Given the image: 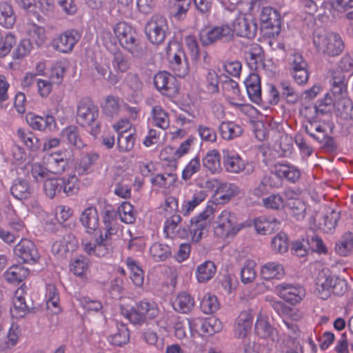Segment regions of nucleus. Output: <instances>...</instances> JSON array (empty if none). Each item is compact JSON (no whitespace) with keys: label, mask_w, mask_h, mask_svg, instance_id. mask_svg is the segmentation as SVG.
<instances>
[{"label":"nucleus","mask_w":353,"mask_h":353,"mask_svg":"<svg viewBox=\"0 0 353 353\" xmlns=\"http://www.w3.org/2000/svg\"><path fill=\"white\" fill-rule=\"evenodd\" d=\"M201 85L205 92L210 94H217L219 92L217 73L213 70H209L201 80Z\"/></svg>","instance_id":"obj_41"},{"label":"nucleus","mask_w":353,"mask_h":353,"mask_svg":"<svg viewBox=\"0 0 353 353\" xmlns=\"http://www.w3.org/2000/svg\"><path fill=\"white\" fill-rule=\"evenodd\" d=\"M12 194L17 199L23 201L33 194L32 189L26 180L17 179L11 187Z\"/></svg>","instance_id":"obj_43"},{"label":"nucleus","mask_w":353,"mask_h":353,"mask_svg":"<svg viewBox=\"0 0 353 353\" xmlns=\"http://www.w3.org/2000/svg\"><path fill=\"white\" fill-rule=\"evenodd\" d=\"M29 274V270L21 265H13L4 272L5 280L11 284H19Z\"/></svg>","instance_id":"obj_31"},{"label":"nucleus","mask_w":353,"mask_h":353,"mask_svg":"<svg viewBox=\"0 0 353 353\" xmlns=\"http://www.w3.org/2000/svg\"><path fill=\"white\" fill-rule=\"evenodd\" d=\"M68 69V64L65 61L56 62L51 68L49 74V79L54 84H60Z\"/></svg>","instance_id":"obj_56"},{"label":"nucleus","mask_w":353,"mask_h":353,"mask_svg":"<svg viewBox=\"0 0 353 353\" xmlns=\"http://www.w3.org/2000/svg\"><path fill=\"white\" fill-rule=\"evenodd\" d=\"M241 192L239 188L233 183L221 184L217 190L218 199L222 203L228 202Z\"/></svg>","instance_id":"obj_50"},{"label":"nucleus","mask_w":353,"mask_h":353,"mask_svg":"<svg viewBox=\"0 0 353 353\" xmlns=\"http://www.w3.org/2000/svg\"><path fill=\"white\" fill-rule=\"evenodd\" d=\"M223 90L224 94L232 106L241 108L244 107L239 85L235 81L231 79L225 80L223 83Z\"/></svg>","instance_id":"obj_27"},{"label":"nucleus","mask_w":353,"mask_h":353,"mask_svg":"<svg viewBox=\"0 0 353 353\" xmlns=\"http://www.w3.org/2000/svg\"><path fill=\"white\" fill-rule=\"evenodd\" d=\"M154 84L164 95H172L177 92L174 77L165 71L159 72L154 76Z\"/></svg>","instance_id":"obj_22"},{"label":"nucleus","mask_w":353,"mask_h":353,"mask_svg":"<svg viewBox=\"0 0 353 353\" xmlns=\"http://www.w3.org/2000/svg\"><path fill=\"white\" fill-rule=\"evenodd\" d=\"M77 247V239L74 236H68L62 240L55 241L52 246V252L54 255L63 257L67 252L74 250Z\"/></svg>","instance_id":"obj_33"},{"label":"nucleus","mask_w":353,"mask_h":353,"mask_svg":"<svg viewBox=\"0 0 353 353\" xmlns=\"http://www.w3.org/2000/svg\"><path fill=\"white\" fill-rule=\"evenodd\" d=\"M208 196L207 191L201 190L194 192L192 196L190 199L183 201L181 205V212L184 216H188L193 210L202 202H203Z\"/></svg>","instance_id":"obj_34"},{"label":"nucleus","mask_w":353,"mask_h":353,"mask_svg":"<svg viewBox=\"0 0 353 353\" xmlns=\"http://www.w3.org/2000/svg\"><path fill=\"white\" fill-rule=\"evenodd\" d=\"M166 54L170 66L175 75L179 77H186L189 72V63L180 43L170 42L166 47Z\"/></svg>","instance_id":"obj_7"},{"label":"nucleus","mask_w":353,"mask_h":353,"mask_svg":"<svg viewBox=\"0 0 353 353\" xmlns=\"http://www.w3.org/2000/svg\"><path fill=\"white\" fill-rule=\"evenodd\" d=\"M190 7V0H170L169 12L171 17L176 20H183Z\"/></svg>","instance_id":"obj_36"},{"label":"nucleus","mask_w":353,"mask_h":353,"mask_svg":"<svg viewBox=\"0 0 353 353\" xmlns=\"http://www.w3.org/2000/svg\"><path fill=\"white\" fill-rule=\"evenodd\" d=\"M248 56L247 61L249 66L252 70H259L263 65V55L262 48L258 45L254 46Z\"/></svg>","instance_id":"obj_59"},{"label":"nucleus","mask_w":353,"mask_h":353,"mask_svg":"<svg viewBox=\"0 0 353 353\" xmlns=\"http://www.w3.org/2000/svg\"><path fill=\"white\" fill-rule=\"evenodd\" d=\"M169 31L167 19L155 14L147 22L145 32L148 40L153 44H160L165 40Z\"/></svg>","instance_id":"obj_10"},{"label":"nucleus","mask_w":353,"mask_h":353,"mask_svg":"<svg viewBox=\"0 0 353 353\" xmlns=\"http://www.w3.org/2000/svg\"><path fill=\"white\" fill-rule=\"evenodd\" d=\"M176 179L177 175L175 173L165 172L152 177L150 181L154 186L168 189L174 185Z\"/></svg>","instance_id":"obj_52"},{"label":"nucleus","mask_w":353,"mask_h":353,"mask_svg":"<svg viewBox=\"0 0 353 353\" xmlns=\"http://www.w3.org/2000/svg\"><path fill=\"white\" fill-rule=\"evenodd\" d=\"M280 221L274 216H260L254 220V226L257 234L267 235L279 229Z\"/></svg>","instance_id":"obj_29"},{"label":"nucleus","mask_w":353,"mask_h":353,"mask_svg":"<svg viewBox=\"0 0 353 353\" xmlns=\"http://www.w3.org/2000/svg\"><path fill=\"white\" fill-rule=\"evenodd\" d=\"M216 272L214 262L205 261L199 265L196 270V277L199 283H205L213 278Z\"/></svg>","instance_id":"obj_42"},{"label":"nucleus","mask_w":353,"mask_h":353,"mask_svg":"<svg viewBox=\"0 0 353 353\" xmlns=\"http://www.w3.org/2000/svg\"><path fill=\"white\" fill-rule=\"evenodd\" d=\"M284 274V268L278 262H268L261 268V275L265 280L281 279L283 277Z\"/></svg>","instance_id":"obj_32"},{"label":"nucleus","mask_w":353,"mask_h":353,"mask_svg":"<svg viewBox=\"0 0 353 353\" xmlns=\"http://www.w3.org/2000/svg\"><path fill=\"white\" fill-rule=\"evenodd\" d=\"M125 263L130 271V278L134 285L141 287L144 282V272L137 261L128 257Z\"/></svg>","instance_id":"obj_35"},{"label":"nucleus","mask_w":353,"mask_h":353,"mask_svg":"<svg viewBox=\"0 0 353 353\" xmlns=\"http://www.w3.org/2000/svg\"><path fill=\"white\" fill-rule=\"evenodd\" d=\"M46 301L47 308L52 313L57 314L61 311L59 305V294L56 286L48 284L46 286Z\"/></svg>","instance_id":"obj_45"},{"label":"nucleus","mask_w":353,"mask_h":353,"mask_svg":"<svg viewBox=\"0 0 353 353\" xmlns=\"http://www.w3.org/2000/svg\"><path fill=\"white\" fill-rule=\"evenodd\" d=\"M20 334L19 325L12 324L6 336L0 341V350L7 352L12 349L17 344Z\"/></svg>","instance_id":"obj_40"},{"label":"nucleus","mask_w":353,"mask_h":353,"mask_svg":"<svg viewBox=\"0 0 353 353\" xmlns=\"http://www.w3.org/2000/svg\"><path fill=\"white\" fill-rule=\"evenodd\" d=\"M115 217L116 213L112 208H107L103 210V223L104 227L100 226L99 236L95 238L94 242L86 240L82 241L83 250L88 255L101 258L109 254L107 242L108 239L116 232Z\"/></svg>","instance_id":"obj_1"},{"label":"nucleus","mask_w":353,"mask_h":353,"mask_svg":"<svg viewBox=\"0 0 353 353\" xmlns=\"http://www.w3.org/2000/svg\"><path fill=\"white\" fill-rule=\"evenodd\" d=\"M336 250L341 256H347L353 250V233H345L336 244Z\"/></svg>","instance_id":"obj_54"},{"label":"nucleus","mask_w":353,"mask_h":353,"mask_svg":"<svg viewBox=\"0 0 353 353\" xmlns=\"http://www.w3.org/2000/svg\"><path fill=\"white\" fill-rule=\"evenodd\" d=\"M61 137L64 141L74 146L77 149H83L86 144L80 137L78 128L76 126L70 125L64 128L61 132Z\"/></svg>","instance_id":"obj_38"},{"label":"nucleus","mask_w":353,"mask_h":353,"mask_svg":"<svg viewBox=\"0 0 353 353\" xmlns=\"http://www.w3.org/2000/svg\"><path fill=\"white\" fill-rule=\"evenodd\" d=\"M159 312L160 310L157 303L148 299L139 301L130 310L121 308V314L132 324L139 325L155 319L159 315Z\"/></svg>","instance_id":"obj_2"},{"label":"nucleus","mask_w":353,"mask_h":353,"mask_svg":"<svg viewBox=\"0 0 353 353\" xmlns=\"http://www.w3.org/2000/svg\"><path fill=\"white\" fill-rule=\"evenodd\" d=\"M223 164L225 170L232 173H239L245 168V162L234 151L224 150L223 151Z\"/></svg>","instance_id":"obj_28"},{"label":"nucleus","mask_w":353,"mask_h":353,"mask_svg":"<svg viewBox=\"0 0 353 353\" xmlns=\"http://www.w3.org/2000/svg\"><path fill=\"white\" fill-rule=\"evenodd\" d=\"M194 305V299L185 292L179 294L173 302L174 309L181 313L189 312Z\"/></svg>","instance_id":"obj_51"},{"label":"nucleus","mask_w":353,"mask_h":353,"mask_svg":"<svg viewBox=\"0 0 353 353\" xmlns=\"http://www.w3.org/2000/svg\"><path fill=\"white\" fill-rule=\"evenodd\" d=\"M287 64L294 80L299 85L306 83L309 78L307 63L301 54L297 52L289 54L287 57Z\"/></svg>","instance_id":"obj_11"},{"label":"nucleus","mask_w":353,"mask_h":353,"mask_svg":"<svg viewBox=\"0 0 353 353\" xmlns=\"http://www.w3.org/2000/svg\"><path fill=\"white\" fill-rule=\"evenodd\" d=\"M26 119L28 125L34 130L43 131L55 125V119L51 115L41 117L33 113H28Z\"/></svg>","instance_id":"obj_30"},{"label":"nucleus","mask_w":353,"mask_h":353,"mask_svg":"<svg viewBox=\"0 0 353 353\" xmlns=\"http://www.w3.org/2000/svg\"><path fill=\"white\" fill-rule=\"evenodd\" d=\"M352 74L353 54H345L341 58L338 70L333 74L332 92L334 94L347 92V81Z\"/></svg>","instance_id":"obj_6"},{"label":"nucleus","mask_w":353,"mask_h":353,"mask_svg":"<svg viewBox=\"0 0 353 353\" xmlns=\"http://www.w3.org/2000/svg\"><path fill=\"white\" fill-rule=\"evenodd\" d=\"M230 29L232 37L236 33L239 37L250 39L256 36L258 26L252 14H241L233 21Z\"/></svg>","instance_id":"obj_12"},{"label":"nucleus","mask_w":353,"mask_h":353,"mask_svg":"<svg viewBox=\"0 0 353 353\" xmlns=\"http://www.w3.org/2000/svg\"><path fill=\"white\" fill-rule=\"evenodd\" d=\"M81 38V34L76 30H70L61 34L53 41V47L62 53L70 52Z\"/></svg>","instance_id":"obj_20"},{"label":"nucleus","mask_w":353,"mask_h":353,"mask_svg":"<svg viewBox=\"0 0 353 353\" xmlns=\"http://www.w3.org/2000/svg\"><path fill=\"white\" fill-rule=\"evenodd\" d=\"M80 221L87 233L95 234V238L99 236L100 223L98 212L95 208H85L81 212Z\"/></svg>","instance_id":"obj_21"},{"label":"nucleus","mask_w":353,"mask_h":353,"mask_svg":"<svg viewBox=\"0 0 353 353\" xmlns=\"http://www.w3.org/2000/svg\"><path fill=\"white\" fill-rule=\"evenodd\" d=\"M70 270L77 276L84 277L90 269V261L84 256H79L71 261Z\"/></svg>","instance_id":"obj_48"},{"label":"nucleus","mask_w":353,"mask_h":353,"mask_svg":"<svg viewBox=\"0 0 353 353\" xmlns=\"http://www.w3.org/2000/svg\"><path fill=\"white\" fill-rule=\"evenodd\" d=\"M214 212L213 205H208L199 214L191 219L190 230V239L192 242L197 243L207 235L213 219Z\"/></svg>","instance_id":"obj_8"},{"label":"nucleus","mask_w":353,"mask_h":353,"mask_svg":"<svg viewBox=\"0 0 353 353\" xmlns=\"http://www.w3.org/2000/svg\"><path fill=\"white\" fill-rule=\"evenodd\" d=\"M203 165L212 173H216L221 170L220 154L216 150L208 152L203 159Z\"/></svg>","instance_id":"obj_53"},{"label":"nucleus","mask_w":353,"mask_h":353,"mask_svg":"<svg viewBox=\"0 0 353 353\" xmlns=\"http://www.w3.org/2000/svg\"><path fill=\"white\" fill-rule=\"evenodd\" d=\"M230 37H232V30L228 24L206 26L199 32V39L203 46L210 45L222 39Z\"/></svg>","instance_id":"obj_14"},{"label":"nucleus","mask_w":353,"mask_h":353,"mask_svg":"<svg viewBox=\"0 0 353 353\" xmlns=\"http://www.w3.org/2000/svg\"><path fill=\"white\" fill-rule=\"evenodd\" d=\"M25 289L21 286L14 293L12 299V306L10 307V314L12 318H23L29 312V308L25 301Z\"/></svg>","instance_id":"obj_25"},{"label":"nucleus","mask_w":353,"mask_h":353,"mask_svg":"<svg viewBox=\"0 0 353 353\" xmlns=\"http://www.w3.org/2000/svg\"><path fill=\"white\" fill-rule=\"evenodd\" d=\"M112 65L117 72H126L130 68L129 58L121 52H117L113 54Z\"/></svg>","instance_id":"obj_60"},{"label":"nucleus","mask_w":353,"mask_h":353,"mask_svg":"<svg viewBox=\"0 0 353 353\" xmlns=\"http://www.w3.org/2000/svg\"><path fill=\"white\" fill-rule=\"evenodd\" d=\"M118 213L123 223H132L135 221V212L133 206L129 202H123L119 207Z\"/></svg>","instance_id":"obj_64"},{"label":"nucleus","mask_w":353,"mask_h":353,"mask_svg":"<svg viewBox=\"0 0 353 353\" xmlns=\"http://www.w3.org/2000/svg\"><path fill=\"white\" fill-rule=\"evenodd\" d=\"M150 254L154 261H163L170 255L171 251L168 245L160 243H154L150 247Z\"/></svg>","instance_id":"obj_57"},{"label":"nucleus","mask_w":353,"mask_h":353,"mask_svg":"<svg viewBox=\"0 0 353 353\" xmlns=\"http://www.w3.org/2000/svg\"><path fill=\"white\" fill-rule=\"evenodd\" d=\"M253 316L249 311H243L238 316L234 325V334L236 338L244 339L250 334Z\"/></svg>","instance_id":"obj_24"},{"label":"nucleus","mask_w":353,"mask_h":353,"mask_svg":"<svg viewBox=\"0 0 353 353\" xmlns=\"http://www.w3.org/2000/svg\"><path fill=\"white\" fill-rule=\"evenodd\" d=\"M194 141L195 138L190 136L183 141L176 149L172 147H165L161 152V159L170 162L171 165L176 168L177 166V161L190 152Z\"/></svg>","instance_id":"obj_18"},{"label":"nucleus","mask_w":353,"mask_h":353,"mask_svg":"<svg viewBox=\"0 0 353 353\" xmlns=\"http://www.w3.org/2000/svg\"><path fill=\"white\" fill-rule=\"evenodd\" d=\"M280 298L292 305L300 303L305 296V288L298 284L283 283L276 287Z\"/></svg>","instance_id":"obj_15"},{"label":"nucleus","mask_w":353,"mask_h":353,"mask_svg":"<svg viewBox=\"0 0 353 353\" xmlns=\"http://www.w3.org/2000/svg\"><path fill=\"white\" fill-rule=\"evenodd\" d=\"M27 32L32 42L37 46L42 45L46 41V37L44 28L34 23L28 26Z\"/></svg>","instance_id":"obj_63"},{"label":"nucleus","mask_w":353,"mask_h":353,"mask_svg":"<svg viewBox=\"0 0 353 353\" xmlns=\"http://www.w3.org/2000/svg\"><path fill=\"white\" fill-rule=\"evenodd\" d=\"M244 84L249 99L254 103H259L261 101V86L259 74L250 73L244 80Z\"/></svg>","instance_id":"obj_26"},{"label":"nucleus","mask_w":353,"mask_h":353,"mask_svg":"<svg viewBox=\"0 0 353 353\" xmlns=\"http://www.w3.org/2000/svg\"><path fill=\"white\" fill-rule=\"evenodd\" d=\"M259 19L261 27L268 30L267 33L272 37L277 36L281 31V18L279 12L270 7L261 6Z\"/></svg>","instance_id":"obj_16"},{"label":"nucleus","mask_w":353,"mask_h":353,"mask_svg":"<svg viewBox=\"0 0 353 353\" xmlns=\"http://www.w3.org/2000/svg\"><path fill=\"white\" fill-rule=\"evenodd\" d=\"M313 42L319 52L330 56L339 55L344 48L341 36L332 32H316Z\"/></svg>","instance_id":"obj_4"},{"label":"nucleus","mask_w":353,"mask_h":353,"mask_svg":"<svg viewBox=\"0 0 353 353\" xmlns=\"http://www.w3.org/2000/svg\"><path fill=\"white\" fill-rule=\"evenodd\" d=\"M152 122L154 125L165 130L170 125L168 113L161 105H154L151 111Z\"/></svg>","instance_id":"obj_47"},{"label":"nucleus","mask_w":353,"mask_h":353,"mask_svg":"<svg viewBox=\"0 0 353 353\" xmlns=\"http://www.w3.org/2000/svg\"><path fill=\"white\" fill-rule=\"evenodd\" d=\"M14 252L19 260L28 264L38 262L40 254L34 243L27 239H21L14 247Z\"/></svg>","instance_id":"obj_17"},{"label":"nucleus","mask_w":353,"mask_h":353,"mask_svg":"<svg viewBox=\"0 0 353 353\" xmlns=\"http://www.w3.org/2000/svg\"><path fill=\"white\" fill-rule=\"evenodd\" d=\"M62 191L66 196L76 194L79 190V181L75 174L69 175L68 177H61Z\"/></svg>","instance_id":"obj_58"},{"label":"nucleus","mask_w":353,"mask_h":353,"mask_svg":"<svg viewBox=\"0 0 353 353\" xmlns=\"http://www.w3.org/2000/svg\"><path fill=\"white\" fill-rule=\"evenodd\" d=\"M16 22V15L14 13L12 6L6 3H0V25L11 28Z\"/></svg>","instance_id":"obj_46"},{"label":"nucleus","mask_w":353,"mask_h":353,"mask_svg":"<svg viewBox=\"0 0 353 353\" xmlns=\"http://www.w3.org/2000/svg\"><path fill=\"white\" fill-rule=\"evenodd\" d=\"M256 263L252 260H246L241 268V278L244 284L252 283L254 281L256 274L255 271Z\"/></svg>","instance_id":"obj_62"},{"label":"nucleus","mask_w":353,"mask_h":353,"mask_svg":"<svg viewBox=\"0 0 353 353\" xmlns=\"http://www.w3.org/2000/svg\"><path fill=\"white\" fill-rule=\"evenodd\" d=\"M98 153L91 152L82 154L77 162L76 169L79 174H86L92 171L93 165L98 161Z\"/></svg>","instance_id":"obj_39"},{"label":"nucleus","mask_w":353,"mask_h":353,"mask_svg":"<svg viewBox=\"0 0 353 353\" xmlns=\"http://www.w3.org/2000/svg\"><path fill=\"white\" fill-rule=\"evenodd\" d=\"M219 307V303L216 296L210 293L203 295L201 301V309L205 314L216 312Z\"/></svg>","instance_id":"obj_61"},{"label":"nucleus","mask_w":353,"mask_h":353,"mask_svg":"<svg viewBox=\"0 0 353 353\" xmlns=\"http://www.w3.org/2000/svg\"><path fill=\"white\" fill-rule=\"evenodd\" d=\"M114 32L120 44L131 53L138 46L136 31L125 22H119L114 27Z\"/></svg>","instance_id":"obj_13"},{"label":"nucleus","mask_w":353,"mask_h":353,"mask_svg":"<svg viewBox=\"0 0 353 353\" xmlns=\"http://www.w3.org/2000/svg\"><path fill=\"white\" fill-rule=\"evenodd\" d=\"M274 330L269 323L268 316L259 313L255 323L256 334L261 338L268 339L272 336Z\"/></svg>","instance_id":"obj_44"},{"label":"nucleus","mask_w":353,"mask_h":353,"mask_svg":"<svg viewBox=\"0 0 353 353\" xmlns=\"http://www.w3.org/2000/svg\"><path fill=\"white\" fill-rule=\"evenodd\" d=\"M316 285L318 295L323 300L327 299L332 292L336 295H341L347 289V283L345 280L324 270L319 272Z\"/></svg>","instance_id":"obj_3"},{"label":"nucleus","mask_w":353,"mask_h":353,"mask_svg":"<svg viewBox=\"0 0 353 353\" xmlns=\"http://www.w3.org/2000/svg\"><path fill=\"white\" fill-rule=\"evenodd\" d=\"M294 192L291 190H287L285 195L287 200L285 206L289 210V213L296 220H303L306 216L307 205L304 201L299 197H294Z\"/></svg>","instance_id":"obj_23"},{"label":"nucleus","mask_w":353,"mask_h":353,"mask_svg":"<svg viewBox=\"0 0 353 353\" xmlns=\"http://www.w3.org/2000/svg\"><path fill=\"white\" fill-rule=\"evenodd\" d=\"M61 177L46 179L43 183V190L46 195L52 199L62 191Z\"/></svg>","instance_id":"obj_55"},{"label":"nucleus","mask_w":353,"mask_h":353,"mask_svg":"<svg viewBox=\"0 0 353 353\" xmlns=\"http://www.w3.org/2000/svg\"><path fill=\"white\" fill-rule=\"evenodd\" d=\"M68 152L65 149L46 154L43 161L50 173L61 174L68 168Z\"/></svg>","instance_id":"obj_19"},{"label":"nucleus","mask_w":353,"mask_h":353,"mask_svg":"<svg viewBox=\"0 0 353 353\" xmlns=\"http://www.w3.org/2000/svg\"><path fill=\"white\" fill-rule=\"evenodd\" d=\"M99 115L97 107L89 100H81L77 106V122L82 126L91 127L90 134L96 137L99 133V125L96 122Z\"/></svg>","instance_id":"obj_9"},{"label":"nucleus","mask_w":353,"mask_h":353,"mask_svg":"<svg viewBox=\"0 0 353 353\" xmlns=\"http://www.w3.org/2000/svg\"><path fill=\"white\" fill-rule=\"evenodd\" d=\"M219 130L222 138L227 141L239 137L243 133L241 125L233 121L221 122Z\"/></svg>","instance_id":"obj_37"},{"label":"nucleus","mask_w":353,"mask_h":353,"mask_svg":"<svg viewBox=\"0 0 353 353\" xmlns=\"http://www.w3.org/2000/svg\"><path fill=\"white\" fill-rule=\"evenodd\" d=\"M215 232L222 237H232L245 227V223L239 222L236 214L229 210H223L216 220Z\"/></svg>","instance_id":"obj_5"},{"label":"nucleus","mask_w":353,"mask_h":353,"mask_svg":"<svg viewBox=\"0 0 353 353\" xmlns=\"http://www.w3.org/2000/svg\"><path fill=\"white\" fill-rule=\"evenodd\" d=\"M109 341L114 345L122 346L128 343L130 334L128 327L123 323L117 325L115 332L110 335Z\"/></svg>","instance_id":"obj_49"}]
</instances>
